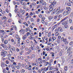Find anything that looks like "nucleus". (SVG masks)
Here are the masks:
<instances>
[{"label": "nucleus", "instance_id": "f257e3e1", "mask_svg": "<svg viewBox=\"0 0 73 73\" xmlns=\"http://www.w3.org/2000/svg\"><path fill=\"white\" fill-rule=\"evenodd\" d=\"M70 47H69V48L67 49V52L68 53V56H70V58L72 57V55H71V54L72 53V52L70 51Z\"/></svg>", "mask_w": 73, "mask_h": 73}, {"label": "nucleus", "instance_id": "f03ea898", "mask_svg": "<svg viewBox=\"0 0 73 73\" xmlns=\"http://www.w3.org/2000/svg\"><path fill=\"white\" fill-rule=\"evenodd\" d=\"M57 12L56 15L57 14H60V13H62V10L60 9V7H59L57 9Z\"/></svg>", "mask_w": 73, "mask_h": 73}, {"label": "nucleus", "instance_id": "7ed1b4c3", "mask_svg": "<svg viewBox=\"0 0 73 73\" xmlns=\"http://www.w3.org/2000/svg\"><path fill=\"white\" fill-rule=\"evenodd\" d=\"M70 12L69 11H65L63 13V15L64 16H66L68 15L69 14Z\"/></svg>", "mask_w": 73, "mask_h": 73}, {"label": "nucleus", "instance_id": "20e7f679", "mask_svg": "<svg viewBox=\"0 0 73 73\" xmlns=\"http://www.w3.org/2000/svg\"><path fill=\"white\" fill-rule=\"evenodd\" d=\"M49 10L50 12H51V11H52L53 10V7H54V5H50L49 6Z\"/></svg>", "mask_w": 73, "mask_h": 73}, {"label": "nucleus", "instance_id": "39448f33", "mask_svg": "<svg viewBox=\"0 0 73 73\" xmlns=\"http://www.w3.org/2000/svg\"><path fill=\"white\" fill-rule=\"evenodd\" d=\"M10 50H11L10 52L12 53V52H13V51H15V48L14 47H13L10 49Z\"/></svg>", "mask_w": 73, "mask_h": 73}, {"label": "nucleus", "instance_id": "423d86ee", "mask_svg": "<svg viewBox=\"0 0 73 73\" xmlns=\"http://www.w3.org/2000/svg\"><path fill=\"white\" fill-rule=\"evenodd\" d=\"M49 69V67H47V68L45 67L44 68H43V70L44 71V72H46V71H48V70Z\"/></svg>", "mask_w": 73, "mask_h": 73}, {"label": "nucleus", "instance_id": "0eeeda50", "mask_svg": "<svg viewBox=\"0 0 73 73\" xmlns=\"http://www.w3.org/2000/svg\"><path fill=\"white\" fill-rule=\"evenodd\" d=\"M58 29L59 30V31H60V32H62L63 30L62 29V28L61 27H59L58 28Z\"/></svg>", "mask_w": 73, "mask_h": 73}, {"label": "nucleus", "instance_id": "6e6552de", "mask_svg": "<svg viewBox=\"0 0 73 73\" xmlns=\"http://www.w3.org/2000/svg\"><path fill=\"white\" fill-rule=\"evenodd\" d=\"M45 39V37H43L42 38V40H40V41L41 42H42V43H44V41H45V40H44Z\"/></svg>", "mask_w": 73, "mask_h": 73}, {"label": "nucleus", "instance_id": "1a4fd4ad", "mask_svg": "<svg viewBox=\"0 0 73 73\" xmlns=\"http://www.w3.org/2000/svg\"><path fill=\"white\" fill-rule=\"evenodd\" d=\"M66 10L68 11V12H69V11H71V8H70L69 7H66Z\"/></svg>", "mask_w": 73, "mask_h": 73}, {"label": "nucleus", "instance_id": "9d476101", "mask_svg": "<svg viewBox=\"0 0 73 73\" xmlns=\"http://www.w3.org/2000/svg\"><path fill=\"white\" fill-rule=\"evenodd\" d=\"M1 66L2 68H4L5 67V64L4 63L2 62L1 64Z\"/></svg>", "mask_w": 73, "mask_h": 73}, {"label": "nucleus", "instance_id": "9b49d317", "mask_svg": "<svg viewBox=\"0 0 73 73\" xmlns=\"http://www.w3.org/2000/svg\"><path fill=\"white\" fill-rule=\"evenodd\" d=\"M34 46L35 45L34 44L31 45V46L30 47V48L32 50H35V49H34Z\"/></svg>", "mask_w": 73, "mask_h": 73}, {"label": "nucleus", "instance_id": "f8f14e48", "mask_svg": "<svg viewBox=\"0 0 73 73\" xmlns=\"http://www.w3.org/2000/svg\"><path fill=\"white\" fill-rule=\"evenodd\" d=\"M56 40V37L54 36L52 37L51 38V41L52 42H53L54 40Z\"/></svg>", "mask_w": 73, "mask_h": 73}, {"label": "nucleus", "instance_id": "ddd939ff", "mask_svg": "<svg viewBox=\"0 0 73 73\" xmlns=\"http://www.w3.org/2000/svg\"><path fill=\"white\" fill-rule=\"evenodd\" d=\"M33 70H38V67L36 66H35L34 67H33L32 68Z\"/></svg>", "mask_w": 73, "mask_h": 73}, {"label": "nucleus", "instance_id": "4468645a", "mask_svg": "<svg viewBox=\"0 0 73 73\" xmlns=\"http://www.w3.org/2000/svg\"><path fill=\"white\" fill-rule=\"evenodd\" d=\"M29 38L30 40H33V39H35V37L32 36H31L29 37Z\"/></svg>", "mask_w": 73, "mask_h": 73}, {"label": "nucleus", "instance_id": "2eb2a0df", "mask_svg": "<svg viewBox=\"0 0 73 73\" xmlns=\"http://www.w3.org/2000/svg\"><path fill=\"white\" fill-rule=\"evenodd\" d=\"M49 20H50V21H51V20H52V19H53V17H48Z\"/></svg>", "mask_w": 73, "mask_h": 73}, {"label": "nucleus", "instance_id": "dca6fc26", "mask_svg": "<svg viewBox=\"0 0 73 73\" xmlns=\"http://www.w3.org/2000/svg\"><path fill=\"white\" fill-rule=\"evenodd\" d=\"M1 56H3L4 57H5V56H6V54H4L3 52H1Z\"/></svg>", "mask_w": 73, "mask_h": 73}, {"label": "nucleus", "instance_id": "f3484780", "mask_svg": "<svg viewBox=\"0 0 73 73\" xmlns=\"http://www.w3.org/2000/svg\"><path fill=\"white\" fill-rule=\"evenodd\" d=\"M31 65H35L36 66H37L38 65V64H37V63H31Z\"/></svg>", "mask_w": 73, "mask_h": 73}, {"label": "nucleus", "instance_id": "a211bd4d", "mask_svg": "<svg viewBox=\"0 0 73 73\" xmlns=\"http://www.w3.org/2000/svg\"><path fill=\"white\" fill-rule=\"evenodd\" d=\"M60 35V34L58 32H56L55 33V35L56 36H58Z\"/></svg>", "mask_w": 73, "mask_h": 73}, {"label": "nucleus", "instance_id": "6ab92c4d", "mask_svg": "<svg viewBox=\"0 0 73 73\" xmlns=\"http://www.w3.org/2000/svg\"><path fill=\"white\" fill-rule=\"evenodd\" d=\"M11 27H12L13 28H14L15 30H17V27L16 26H13V25H12Z\"/></svg>", "mask_w": 73, "mask_h": 73}, {"label": "nucleus", "instance_id": "aec40b11", "mask_svg": "<svg viewBox=\"0 0 73 73\" xmlns=\"http://www.w3.org/2000/svg\"><path fill=\"white\" fill-rule=\"evenodd\" d=\"M1 46H2L3 48H4L5 47H6V46H5V45H4V44H1Z\"/></svg>", "mask_w": 73, "mask_h": 73}, {"label": "nucleus", "instance_id": "412c9836", "mask_svg": "<svg viewBox=\"0 0 73 73\" xmlns=\"http://www.w3.org/2000/svg\"><path fill=\"white\" fill-rule=\"evenodd\" d=\"M43 0H40V1H39V3L40 4H42V3H43Z\"/></svg>", "mask_w": 73, "mask_h": 73}, {"label": "nucleus", "instance_id": "4be33fe9", "mask_svg": "<svg viewBox=\"0 0 73 73\" xmlns=\"http://www.w3.org/2000/svg\"><path fill=\"white\" fill-rule=\"evenodd\" d=\"M51 54H52V57L54 56V54H54V53L53 52H51Z\"/></svg>", "mask_w": 73, "mask_h": 73}, {"label": "nucleus", "instance_id": "5701e85b", "mask_svg": "<svg viewBox=\"0 0 73 73\" xmlns=\"http://www.w3.org/2000/svg\"><path fill=\"white\" fill-rule=\"evenodd\" d=\"M4 44H7L8 43V40H5L4 42Z\"/></svg>", "mask_w": 73, "mask_h": 73}, {"label": "nucleus", "instance_id": "b1692460", "mask_svg": "<svg viewBox=\"0 0 73 73\" xmlns=\"http://www.w3.org/2000/svg\"><path fill=\"white\" fill-rule=\"evenodd\" d=\"M56 4V2H52L50 5H54V4Z\"/></svg>", "mask_w": 73, "mask_h": 73}, {"label": "nucleus", "instance_id": "393cba45", "mask_svg": "<svg viewBox=\"0 0 73 73\" xmlns=\"http://www.w3.org/2000/svg\"><path fill=\"white\" fill-rule=\"evenodd\" d=\"M25 68L26 69H29V67H28V65H26L25 66Z\"/></svg>", "mask_w": 73, "mask_h": 73}, {"label": "nucleus", "instance_id": "a878e982", "mask_svg": "<svg viewBox=\"0 0 73 73\" xmlns=\"http://www.w3.org/2000/svg\"><path fill=\"white\" fill-rule=\"evenodd\" d=\"M35 58V54H32L31 55V58Z\"/></svg>", "mask_w": 73, "mask_h": 73}, {"label": "nucleus", "instance_id": "bb28decb", "mask_svg": "<svg viewBox=\"0 0 73 73\" xmlns=\"http://www.w3.org/2000/svg\"><path fill=\"white\" fill-rule=\"evenodd\" d=\"M61 37L60 36H59L58 37V40H60L61 39Z\"/></svg>", "mask_w": 73, "mask_h": 73}, {"label": "nucleus", "instance_id": "cd10ccee", "mask_svg": "<svg viewBox=\"0 0 73 73\" xmlns=\"http://www.w3.org/2000/svg\"><path fill=\"white\" fill-rule=\"evenodd\" d=\"M27 38V36L25 35H24L23 37V40H25V38Z\"/></svg>", "mask_w": 73, "mask_h": 73}, {"label": "nucleus", "instance_id": "c85d7f7f", "mask_svg": "<svg viewBox=\"0 0 73 73\" xmlns=\"http://www.w3.org/2000/svg\"><path fill=\"white\" fill-rule=\"evenodd\" d=\"M6 34V33H5V32L4 31L2 33V36H4V35H5Z\"/></svg>", "mask_w": 73, "mask_h": 73}, {"label": "nucleus", "instance_id": "c756f323", "mask_svg": "<svg viewBox=\"0 0 73 73\" xmlns=\"http://www.w3.org/2000/svg\"><path fill=\"white\" fill-rule=\"evenodd\" d=\"M21 72L22 73H24L25 72V70H24L23 69H22L21 70Z\"/></svg>", "mask_w": 73, "mask_h": 73}, {"label": "nucleus", "instance_id": "7c9ffc66", "mask_svg": "<svg viewBox=\"0 0 73 73\" xmlns=\"http://www.w3.org/2000/svg\"><path fill=\"white\" fill-rule=\"evenodd\" d=\"M54 1V0H50V3H53Z\"/></svg>", "mask_w": 73, "mask_h": 73}, {"label": "nucleus", "instance_id": "2f4dec72", "mask_svg": "<svg viewBox=\"0 0 73 73\" xmlns=\"http://www.w3.org/2000/svg\"><path fill=\"white\" fill-rule=\"evenodd\" d=\"M15 37L16 38H19V36L18 35L16 34L15 35Z\"/></svg>", "mask_w": 73, "mask_h": 73}, {"label": "nucleus", "instance_id": "473e14b6", "mask_svg": "<svg viewBox=\"0 0 73 73\" xmlns=\"http://www.w3.org/2000/svg\"><path fill=\"white\" fill-rule=\"evenodd\" d=\"M4 31V30H0V33H1V34Z\"/></svg>", "mask_w": 73, "mask_h": 73}, {"label": "nucleus", "instance_id": "72a5a7b5", "mask_svg": "<svg viewBox=\"0 0 73 73\" xmlns=\"http://www.w3.org/2000/svg\"><path fill=\"white\" fill-rule=\"evenodd\" d=\"M69 23L70 24H71L72 23V20L71 19H70L69 20Z\"/></svg>", "mask_w": 73, "mask_h": 73}, {"label": "nucleus", "instance_id": "f704fd0d", "mask_svg": "<svg viewBox=\"0 0 73 73\" xmlns=\"http://www.w3.org/2000/svg\"><path fill=\"white\" fill-rule=\"evenodd\" d=\"M29 52L30 53L32 52V50L31 49V48H29Z\"/></svg>", "mask_w": 73, "mask_h": 73}, {"label": "nucleus", "instance_id": "c9c22d12", "mask_svg": "<svg viewBox=\"0 0 73 73\" xmlns=\"http://www.w3.org/2000/svg\"><path fill=\"white\" fill-rule=\"evenodd\" d=\"M20 40H17V44L18 45H20Z\"/></svg>", "mask_w": 73, "mask_h": 73}, {"label": "nucleus", "instance_id": "e433bc0d", "mask_svg": "<svg viewBox=\"0 0 73 73\" xmlns=\"http://www.w3.org/2000/svg\"><path fill=\"white\" fill-rule=\"evenodd\" d=\"M64 70H68V66H66L64 67Z\"/></svg>", "mask_w": 73, "mask_h": 73}, {"label": "nucleus", "instance_id": "4c0bfd02", "mask_svg": "<svg viewBox=\"0 0 73 73\" xmlns=\"http://www.w3.org/2000/svg\"><path fill=\"white\" fill-rule=\"evenodd\" d=\"M56 9H54V10L53 11V13L54 14L56 13Z\"/></svg>", "mask_w": 73, "mask_h": 73}, {"label": "nucleus", "instance_id": "58836bf2", "mask_svg": "<svg viewBox=\"0 0 73 73\" xmlns=\"http://www.w3.org/2000/svg\"><path fill=\"white\" fill-rule=\"evenodd\" d=\"M51 36V33L50 32L48 33V37H50Z\"/></svg>", "mask_w": 73, "mask_h": 73}, {"label": "nucleus", "instance_id": "ea45409f", "mask_svg": "<svg viewBox=\"0 0 73 73\" xmlns=\"http://www.w3.org/2000/svg\"><path fill=\"white\" fill-rule=\"evenodd\" d=\"M64 27L65 28H67L68 27V26L67 25H64Z\"/></svg>", "mask_w": 73, "mask_h": 73}, {"label": "nucleus", "instance_id": "a19ab883", "mask_svg": "<svg viewBox=\"0 0 73 73\" xmlns=\"http://www.w3.org/2000/svg\"><path fill=\"white\" fill-rule=\"evenodd\" d=\"M62 15H60L59 16H58V17L59 18H61L62 17Z\"/></svg>", "mask_w": 73, "mask_h": 73}, {"label": "nucleus", "instance_id": "79ce46f5", "mask_svg": "<svg viewBox=\"0 0 73 73\" xmlns=\"http://www.w3.org/2000/svg\"><path fill=\"white\" fill-rule=\"evenodd\" d=\"M57 15H56L54 17V19H57V17H58V14H56Z\"/></svg>", "mask_w": 73, "mask_h": 73}, {"label": "nucleus", "instance_id": "37998d69", "mask_svg": "<svg viewBox=\"0 0 73 73\" xmlns=\"http://www.w3.org/2000/svg\"><path fill=\"white\" fill-rule=\"evenodd\" d=\"M1 38H2L1 40L3 42H4V39H3V36H1Z\"/></svg>", "mask_w": 73, "mask_h": 73}, {"label": "nucleus", "instance_id": "c03bdc74", "mask_svg": "<svg viewBox=\"0 0 73 73\" xmlns=\"http://www.w3.org/2000/svg\"><path fill=\"white\" fill-rule=\"evenodd\" d=\"M59 31V30H58V29H55V32H58Z\"/></svg>", "mask_w": 73, "mask_h": 73}, {"label": "nucleus", "instance_id": "a18cd8bd", "mask_svg": "<svg viewBox=\"0 0 73 73\" xmlns=\"http://www.w3.org/2000/svg\"><path fill=\"white\" fill-rule=\"evenodd\" d=\"M8 58L10 61H11V60H12V57H9Z\"/></svg>", "mask_w": 73, "mask_h": 73}, {"label": "nucleus", "instance_id": "49530a36", "mask_svg": "<svg viewBox=\"0 0 73 73\" xmlns=\"http://www.w3.org/2000/svg\"><path fill=\"white\" fill-rule=\"evenodd\" d=\"M30 17V15H28L26 18V20H28V18H29V17Z\"/></svg>", "mask_w": 73, "mask_h": 73}, {"label": "nucleus", "instance_id": "de8ad7c7", "mask_svg": "<svg viewBox=\"0 0 73 73\" xmlns=\"http://www.w3.org/2000/svg\"><path fill=\"white\" fill-rule=\"evenodd\" d=\"M27 36H29V35H30V33L29 32L27 33Z\"/></svg>", "mask_w": 73, "mask_h": 73}, {"label": "nucleus", "instance_id": "09e8293b", "mask_svg": "<svg viewBox=\"0 0 73 73\" xmlns=\"http://www.w3.org/2000/svg\"><path fill=\"white\" fill-rule=\"evenodd\" d=\"M70 2V3H73V0H68Z\"/></svg>", "mask_w": 73, "mask_h": 73}, {"label": "nucleus", "instance_id": "8fccbe9b", "mask_svg": "<svg viewBox=\"0 0 73 73\" xmlns=\"http://www.w3.org/2000/svg\"><path fill=\"white\" fill-rule=\"evenodd\" d=\"M66 38H65L64 39V40H63V42H66Z\"/></svg>", "mask_w": 73, "mask_h": 73}, {"label": "nucleus", "instance_id": "3c124183", "mask_svg": "<svg viewBox=\"0 0 73 73\" xmlns=\"http://www.w3.org/2000/svg\"><path fill=\"white\" fill-rule=\"evenodd\" d=\"M73 41H71L70 42L69 44L70 45H72V44H73Z\"/></svg>", "mask_w": 73, "mask_h": 73}, {"label": "nucleus", "instance_id": "603ef678", "mask_svg": "<svg viewBox=\"0 0 73 73\" xmlns=\"http://www.w3.org/2000/svg\"><path fill=\"white\" fill-rule=\"evenodd\" d=\"M54 71H56L57 72V71H58V69L57 68H55L54 69Z\"/></svg>", "mask_w": 73, "mask_h": 73}, {"label": "nucleus", "instance_id": "864d4df0", "mask_svg": "<svg viewBox=\"0 0 73 73\" xmlns=\"http://www.w3.org/2000/svg\"><path fill=\"white\" fill-rule=\"evenodd\" d=\"M68 19V17H66L65 18L62 19V21H64V20H66V19Z\"/></svg>", "mask_w": 73, "mask_h": 73}, {"label": "nucleus", "instance_id": "5fc2aeb1", "mask_svg": "<svg viewBox=\"0 0 73 73\" xmlns=\"http://www.w3.org/2000/svg\"><path fill=\"white\" fill-rule=\"evenodd\" d=\"M6 63L7 64H9V61L8 60H6Z\"/></svg>", "mask_w": 73, "mask_h": 73}, {"label": "nucleus", "instance_id": "6e6d98bb", "mask_svg": "<svg viewBox=\"0 0 73 73\" xmlns=\"http://www.w3.org/2000/svg\"><path fill=\"white\" fill-rule=\"evenodd\" d=\"M64 37H62L61 38V40L62 41H64Z\"/></svg>", "mask_w": 73, "mask_h": 73}, {"label": "nucleus", "instance_id": "4d7b16f0", "mask_svg": "<svg viewBox=\"0 0 73 73\" xmlns=\"http://www.w3.org/2000/svg\"><path fill=\"white\" fill-rule=\"evenodd\" d=\"M42 61H40L39 62V64H42Z\"/></svg>", "mask_w": 73, "mask_h": 73}, {"label": "nucleus", "instance_id": "13d9d810", "mask_svg": "<svg viewBox=\"0 0 73 73\" xmlns=\"http://www.w3.org/2000/svg\"><path fill=\"white\" fill-rule=\"evenodd\" d=\"M50 70H52L53 69V67H50L49 68V69Z\"/></svg>", "mask_w": 73, "mask_h": 73}, {"label": "nucleus", "instance_id": "bf43d9fd", "mask_svg": "<svg viewBox=\"0 0 73 73\" xmlns=\"http://www.w3.org/2000/svg\"><path fill=\"white\" fill-rule=\"evenodd\" d=\"M68 6H71V5H72V4L70 3H68Z\"/></svg>", "mask_w": 73, "mask_h": 73}, {"label": "nucleus", "instance_id": "052dcab7", "mask_svg": "<svg viewBox=\"0 0 73 73\" xmlns=\"http://www.w3.org/2000/svg\"><path fill=\"white\" fill-rule=\"evenodd\" d=\"M69 43V42H68V41H66V42H65V44H66V45L68 44Z\"/></svg>", "mask_w": 73, "mask_h": 73}, {"label": "nucleus", "instance_id": "680f3d73", "mask_svg": "<svg viewBox=\"0 0 73 73\" xmlns=\"http://www.w3.org/2000/svg\"><path fill=\"white\" fill-rule=\"evenodd\" d=\"M25 50H26V51H28L29 50V48H25Z\"/></svg>", "mask_w": 73, "mask_h": 73}, {"label": "nucleus", "instance_id": "e2e57ef3", "mask_svg": "<svg viewBox=\"0 0 73 73\" xmlns=\"http://www.w3.org/2000/svg\"><path fill=\"white\" fill-rule=\"evenodd\" d=\"M41 22L42 24H44V23H45V21L44 20H42Z\"/></svg>", "mask_w": 73, "mask_h": 73}, {"label": "nucleus", "instance_id": "0e129e2a", "mask_svg": "<svg viewBox=\"0 0 73 73\" xmlns=\"http://www.w3.org/2000/svg\"><path fill=\"white\" fill-rule=\"evenodd\" d=\"M53 59H51L50 61V62H51V63L53 62Z\"/></svg>", "mask_w": 73, "mask_h": 73}, {"label": "nucleus", "instance_id": "69168bd1", "mask_svg": "<svg viewBox=\"0 0 73 73\" xmlns=\"http://www.w3.org/2000/svg\"><path fill=\"white\" fill-rule=\"evenodd\" d=\"M21 66L22 67H24L25 66V65L23 64H21Z\"/></svg>", "mask_w": 73, "mask_h": 73}, {"label": "nucleus", "instance_id": "338daca9", "mask_svg": "<svg viewBox=\"0 0 73 73\" xmlns=\"http://www.w3.org/2000/svg\"><path fill=\"white\" fill-rule=\"evenodd\" d=\"M70 16L71 17H72V16H73V13H71L70 15Z\"/></svg>", "mask_w": 73, "mask_h": 73}, {"label": "nucleus", "instance_id": "774afa93", "mask_svg": "<svg viewBox=\"0 0 73 73\" xmlns=\"http://www.w3.org/2000/svg\"><path fill=\"white\" fill-rule=\"evenodd\" d=\"M50 73H54V72L53 71H50Z\"/></svg>", "mask_w": 73, "mask_h": 73}]
</instances>
